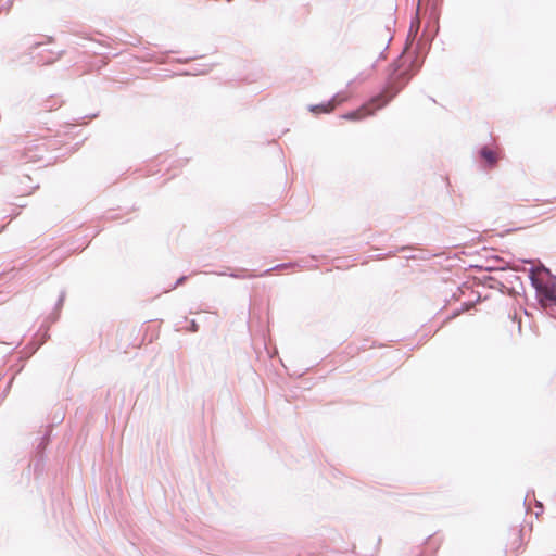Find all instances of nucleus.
I'll list each match as a JSON object with an SVG mask.
<instances>
[{
	"label": "nucleus",
	"mask_w": 556,
	"mask_h": 556,
	"mask_svg": "<svg viewBox=\"0 0 556 556\" xmlns=\"http://www.w3.org/2000/svg\"><path fill=\"white\" fill-rule=\"evenodd\" d=\"M533 285L542 300L556 302V281L547 279L543 281L541 279H533Z\"/></svg>",
	"instance_id": "f257e3e1"
},
{
	"label": "nucleus",
	"mask_w": 556,
	"mask_h": 556,
	"mask_svg": "<svg viewBox=\"0 0 556 556\" xmlns=\"http://www.w3.org/2000/svg\"><path fill=\"white\" fill-rule=\"evenodd\" d=\"M396 94V91L391 88H386L379 94L372 97L364 105H368V109H372L374 113L383 106H386Z\"/></svg>",
	"instance_id": "f03ea898"
},
{
	"label": "nucleus",
	"mask_w": 556,
	"mask_h": 556,
	"mask_svg": "<svg viewBox=\"0 0 556 556\" xmlns=\"http://www.w3.org/2000/svg\"><path fill=\"white\" fill-rule=\"evenodd\" d=\"M348 97H341L340 94L334 96L327 104L316 105L312 108L314 113H330L334 108L344 102Z\"/></svg>",
	"instance_id": "7ed1b4c3"
},
{
	"label": "nucleus",
	"mask_w": 556,
	"mask_h": 556,
	"mask_svg": "<svg viewBox=\"0 0 556 556\" xmlns=\"http://www.w3.org/2000/svg\"><path fill=\"white\" fill-rule=\"evenodd\" d=\"M374 115V110L368 109V105H362L357 110L342 115V118L348 121H361L365 117Z\"/></svg>",
	"instance_id": "20e7f679"
},
{
	"label": "nucleus",
	"mask_w": 556,
	"mask_h": 556,
	"mask_svg": "<svg viewBox=\"0 0 556 556\" xmlns=\"http://www.w3.org/2000/svg\"><path fill=\"white\" fill-rule=\"evenodd\" d=\"M481 157L491 166H494L500 160V153L497 150H492L488 147H483L480 151Z\"/></svg>",
	"instance_id": "39448f33"
},
{
	"label": "nucleus",
	"mask_w": 556,
	"mask_h": 556,
	"mask_svg": "<svg viewBox=\"0 0 556 556\" xmlns=\"http://www.w3.org/2000/svg\"><path fill=\"white\" fill-rule=\"evenodd\" d=\"M426 544L430 546V548H431L430 554L431 555L434 554L437 552V549L439 548V543L437 541L432 540L431 538H429L427 540Z\"/></svg>",
	"instance_id": "423d86ee"
}]
</instances>
